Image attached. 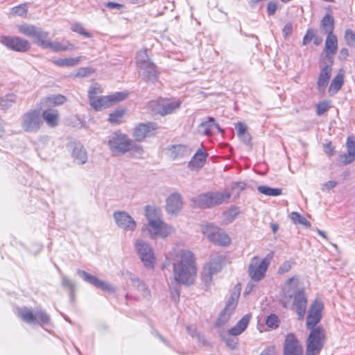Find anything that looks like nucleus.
<instances>
[{"label":"nucleus","mask_w":355,"mask_h":355,"mask_svg":"<svg viewBox=\"0 0 355 355\" xmlns=\"http://www.w3.org/2000/svg\"><path fill=\"white\" fill-rule=\"evenodd\" d=\"M168 259L172 263L175 282L187 286L193 283L197 267L192 252L187 249H173L169 252Z\"/></svg>","instance_id":"f257e3e1"},{"label":"nucleus","mask_w":355,"mask_h":355,"mask_svg":"<svg viewBox=\"0 0 355 355\" xmlns=\"http://www.w3.org/2000/svg\"><path fill=\"white\" fill-rule=\"evenodd\" d=\"M18 33L33 38V42L42 49H50L59 52L71 51L74 46L68 41L52 42L48 40L49 33L33 24H23L17 26Z\"/></svg>","instance_id":"f03ea898"},{"label":"nucleus","mask_w":355,"mask_h":355,"mask_svg":"<svg viewBox=\"0 0 355 355\" xmlns=\"http://www.w3.org/2000/svg\"><path fill=\"white\" fill-rule=\"evenodd\" d=\"M299 285V279L296 276H293L287 279L282 287V296L281 302L284 306L287 308L291 304V300L293 295V302L292 306L295 308L298 315V318H304L306 311L307 300L304 291L300 290L296 292V288Z\"/></svg>","instance_id":"7ed1b4c3"},{"label":"nucleus","mask_w":355,"mask_h":355,"mask_svg":"<svg viewBox=\"0 0 355 355\" xmlns=\"http://www.w3.org/2000/svg\"><path fill=\"white\" fill-rule=\"evenodd\" d=\"M146 216L148 223L142 227L141 230L144 235L152 239H157L166 238L173 232V227L162 220L159 209L147 206Z\"/></svg>","instance_id":"20e7f679"},{"label":"nucleus","mask_w":355,"mask_h":355,"mask_svg":"<svg viewBox=\"0 0 355 355\" xmlns=\"http://www.w3.org/2000/svg\"><path fill=\"white\" fill-rule=\"evenodd\" d=\"M272 258V253L269 254L263 259L254 256L250 259L248 273L252 280L257 282L265 277Z\"/></svg>","instance_id":"39448f33"},{"label":"nucleus","mask_w":355,"mask_h":355,"mask_svg":"<svg viewBox=\"0 0 355 355\" xmlns=\"http://www.w3.org/2000/svg\"><path fill=\"white\" fill-rule=\"evenodd\" d=\"M250 320V315H244L236 324L228 330L227 332L221 333L220 336L226 345L232 349L237 347L238 339L231 337L241 335L248 327Z\"/></svg>","instance_id":"423d86ee"},{"label":"nucleus","mask_w":355,"mask_h":355,"mask_svg":"<svg viewBox=\"0 0 355 355\" xmlns=\"http://www.w3.org/2000/svg\"><path fill=\"white\" fill-rule=\"evenodd\" d=\"M42 125L43 120L39 110H30L21 116V127L26 132H37Z\"/></svg>","instance_id":"0eeeda50"},{"label":"nucleus","mask_w":355,"mask_h":355,"mask_svg":"<svg viewBox=\"0 0 355 355\" xmlns=\"http://www.w3.org/2000/svg\"><path fill=\"white\" fill-rule=\"evenodd\" d=\"M325 334L324 330L320 327H317L311 331L306 341V355H318L321 351Z\"/></svg>","instance_id":"6e6552de"},{"label":"nucleus","mask_w":355,"mask_h":355,"mask_svg":"<svg viewBox=\"0 0 355 355\" xmlns=\"http://www.w3.org/2000/svg\"><path fill=\"white\" fill-rule=\"evenodd\" d=\"M107 144L114 155H121L128 152L130 139L124 134L114 132L109 137Z\"/></svg>","instance_id":"1a4fd4ad"},{"label":"nucleus","mask_w":355,"mask_h":355,"mask_svg":"<svg viewBox=\"0 0 355 355\" xmlns=\"http://www.w3.org/2000/svg\"><path fill=\"white\" fill-rule=\"evenodd\" d=\"M135 248L144 265L146 268H153L155 265V257L150 245L143 239H137Z\"/></svg>","instance_id":"9d476101"},{"label":"nucleus","mask_w":355,"mask_h":355,"mask_svg":"<svg viewBox=\"0 0 355 355\" xmlns=\"http://www.w3.org/2000/svg\"><path fill=\"white\" fill-rule=\"evenodd\" d=\"M17 315L24 322L31 324H48L50 320L49 315L45 311L42 310H38L33 313L31 310L26 307L19 309Z\"/></svg>","instance_id":"9b49d317"},{"label":"nucleus","mask_w":355,"mask_h":355,"mask_svg":"<svg viewBox=\"0 0 355 355\" xmlns=\"http://www.w3.org/2000/svg\"><path fill=\"white\" fill-rule=\"evenodd\" d=\"M180 104L181 102L180 101L159 98L150 101L149 106L155 113L164 116L173 113L180 107Z\"/></svg>","instance_id":"f8f14e48"},{"label":"nucleus","mask_w":355,"mask_h":355,"mask_svg":"<svg viewBox=\"0 0 355 355\" xmlns=\"http://www.w3.org/2000/svg\"><path fill=\"white\" fill-rule=\"evenodd\" d=\"M0 42L15 51L26 52L31 49L30 42L19 37L1 36Z\"/></svg>","instance_id":"ddd939ff"},{"label":"nucleus","mask_w":355,"mask_h":355,"mask_svg":"<svg viewBox=\"0 0 355 355\" xmlns=\"http://www.w3.org/2000/svg\"><path fill=\"white\" fill-rule=\"evenodd\" d=\"M323 308V302L318 299H316L311 305L306 317V327L309 329L313 330L316 328L315 327L322 318Z\"/></svg>","instance_id":"4468645a"},{"label":"nucleus","mask_w":355,"mask_h":355,"mask_svg":"<svg viewBox=\"0 0 355 355\" xmlns=\"http://www.w3.org/2000/svg\"><path fill=\"white\" fill-rule=\"evenodd\" d=\"M239 293L234 292L231 294L230 298L227 300L225 307L220 313L216 324L219 327L225 324L229 320L237 305Z\"/></svg>","instance_id":"2eb2a0df"},{"label":"nucleus","mask_w":355,"mask_h":355,"mask_svg":"<svg viewBox=\"0 0 355 355\" xmlns=\"http://www.w3.org/2000/svg\"><path fill=\"white\" fill-rule=\"evenodd\" d=\"M225 258L220 254H213L204 267L203 274L207 276L209 280L211 279L212 275L218 273L223 268Z\"/></svg>","instance_id":"dca6fc26"},{"label":"nucleus","mask_w":355,"mask_h":355,"mask_svg":"<svg viewBox=\"0 0 355 355\" xmlns=\"http://www.w3.org/2000/svg\"><path fill=\"white\" fill-rule=\"evenodd\" d=\"M77 274L80 275L85 282L94 286L96 288H101L103 291L110 293H114L115 291L114 288L108 282L101 280L84 270H78Z\"/></svg>","instance_id":"f3484780"},{"label":"nucleus","mask_w":355,"mask_h":355,"mask_svg":"<svg viewBox=\"0 0 355 355\" xmlns=\"http://www.w3.org/2000/svg\"><path fill=\"white\" fill-rule=\"evenodd\" d=\"M113 216L118 227L123 230L133 231L136 229V222L127 212L115 211Z\"/></svg>","instance_id":"a211bd4d"},{"label":"nucleus","mask_w":355,"mask_h":355,"mask_svg":"<svg viewBox=\"0 0 355 355\" xmlns=\"http://www.w3.org/2000/svg\"><path fill=\"white\" fill-rule=\"evenodd\" d=\"M302 347L294 334H288L284 345V355H302Z\"/></svg>","instance_id":"6ab92c4d"},{"label":"nucleus","mask_w":355,"mask_h":355,"mask_svg":"<svg viewBox=\"0 0 355 355\" xmlns=\"http://www.w3.org/2000/svg\"><path fill=\"white\" fill-rule=\"evenodd\" d=\"M167 153L171 159L178 161L189 157L191 154V150L185 145L178 144L168 147Z\"/></svg>","instance_id":"aec40b11"},{"label":"nucleus","mask_w":355,"mask_h":355,"mask_svg":"<svg viewBox=\"0 0 355 355\" xmlns=\"http://www.w3.org/2000/svg\"><path fill=\"white\" fill-rule=\"evenodd\" d=\"M156 129L157 125L155 123H140L135 128L133 137L137 141H140L151 135L152 132Z\"/></svg>","instance_id":"412c9836"},{"label":"nucleus","mask_w":355,"mask_h":355,"mask_svg":"<svg viewBox=\"0 0 355 355\" xmlns=\"http://www.w3.org/2000/svg\"><path fill=\"white\" fill-rule=\"evenodd\" d=\"M182 206V199L179 193H173L166 200V209L168 214H177Z\"/></svg>","instance_id":"4be33fe9"},{"label":"nucleus","mask_w":355,"mask_h":355,"mask_svg":"<svg viewBox=\"0 0 355 355\" xmlns=\"http://www.w3.org/2000/svg\"><path fill=\"white\" fill-rule=\"evenodd\" d=\"M331 64L322 67L318 80V86L320 92H324L329 83L331 74Z\"/></svg>","instance_id":"5701e85b"},{"label":"nucleus","mask_w":355,"mask_h":355,"mask_svg":"<svg viewBox=\"0 0 355 355\" xmlns=\"http://www.w3.org/2000/svg\"><path fill=\"white\" fill-rule=\"evenodd\" d=\"M42 117L46 123L51 128H55L58 125L60 114L55 109H48L42 112Z\"/></svg>","instance_id":"b1692460"},{"label":"nucleus","mask_w":355,"mask_h":355,"mask_svg":"<svg viewBox=\"0 0 355 355\" xmlns=\"http://www.w3.org/2000/svg\"><path fill=\"white\" fill-rule=\"evenodd\" d=\"M214 128H217L220 132L223 130L219 128L218 123H215L213 117H209L207 121H202L198 128L199 134L204 135H211Z\"/></svg>","instance_id":"393cba45"},{"label":"nucleus","mask_w":355,"mask_h":355,"mask_svg":"<svg viewBox=\"0 0 355 355\" xmlns=\"http://www.w3.org/2000/svg\"><path fill=\"white\" fill-rule=\"evenodd\" d=\"M207 154L200 150L193 156L191 160L189 162L188 167L193 171H197L201 168L206 162Z\"/></svg>","instance_id":"a878e982"},{"label":"nucleus","mask_w":355,"mask_h":355,"mask_svg":"<svg viewBox=\"0 0 355 355\" xmlns=\"http://www.w3.org/2000/svg\"><path fill=\"white\" fill-rule=\"evenodd\" d=\"M128 275L132 285L141 293V295L146 298L150 297V292L144 282L132 273H129Z\"/></svg>","instance_id":"bb28decb"},{"label":"nucleus","mask_w":355,"mask_h":355,"mask_svg":"<svg viewBox=\"0 0 355 355\" xmlns=\"http://www.w3.org/2000/svg\"><path fill=\"white\" fill-rule=\"evenodd\" d=\"M214 207L226 203L231 197L230 192L227 190L209 191Z\"/></svg>","instance_id":"cd10ccee"},{"label":"nucleus","mask_w":355,"mask_h":355,"mask_svg":"<svg viewBox=\"0 0 355 355\" xmlns=\"http://www.w3.org/2000/svg\"><path fill=\"white\" fill-rule=\"evenodd\" d=\"M152 67H147L144 69H138L139 76L146 82L155 83L157 78V71L155 64L152 62Z\"/></svg>","instance_id":"c85d7f7f"},{"label":"nucleus","mask_w":355,"mask_h":355,"mask_svg":"<svg viewBox=\"0 0 355 355\" xmlns=\"http://www.w3.org/2000/svg\"><path fill=\"white\" fill-rule=\"evenodd\" d=\"M201 230L207 239L211 242H213L220 230V228L212 223H207L201 225Z\"/></svg>","instance_id":"c756f323"},{"label":"nucleus","mask_w":355,"mask_h":355,"mask_svg":"<svg viewBox=\"0 0 355 355\" xmlns=\"http://www.w3.org/2000/svg\"><path fill=\"white\" fill-rule=\"evenodd\" d=\"M338 49V40L337 37L334 35H327L325 40V47L324 52L327 55L330 54H335Z\"/></svg>","instance_id":"7c9ffc66"},{"label":"nucleus","mask_w":355,"mask_h":355,"mask_svg":"<svg viewBox=\"0 0 355 355\" xmlns=\"http://www.w3.org/2000/svg\"><path fill=\"white\" fill-rule=\"evenodd\" d=\"M136 64L138 69H144L145 67H152V62L149 60L148 51L144 49L139 51L136 55Z\"/></svg>","instance_id":"2f4dec72"},{"label":"nucleus","mask_w":355,"mask_h":355,"mask_svg":"<svg viewBox=\"0 0 355 355\" xmlns=\"http://www.w3.org/2000/svg\"><path fill=\"white\" fill-rule=\"evenodd\" d=\"M320 28L322 31L327 35L333 34L334 30V17L327 14L321 20Z\"/></svg>","instance_id":"473e14b6"},{"label":"nucleus","mask_w":355,"mask_h":355,"mask_svg":"<svg viewBox=\"0 0 355 355\" xmlns=\"http://www.w3.org/2000/svg\"><path fill=\"white\" fill-rule=\"evenodd\" d=\"M347 153L344 155L343 162L345 164L352 162L355 159V141L349 137L347 140Z\"/></svg>","instance_id":"72a5a7b5"},{"label":"nucleus","mask_w":355,"mask_h":355,"mask_svg":"<svg viewBox=\"0 0 355 355\" xmlns=\"http://www.w3.org/2000/svg\"><path fill=\"white\" fill-rule=\"evenodd\" d=\"M208 192L199 194L191 199L192 206L200 209H208Z\"/></svg>","instance_id":"f704fd0d"},{"label":"nucleus","mask_w":355,"mask_h":355,"mask_svg":"<svg viewBox=\"0 0 355 355\" xmlns=\"http://www.w3.org/2000/svg\"><path fill=\"white\" fill-rule=\"evenodd\" d=\"M72 156L78 164H85L87 161V153L83 146L78 145L74 147Z\"/></svg>","instance_id":"c9c22d12"},{"label":"nucleus","mask_w":355,"mask_h":355,"mask_svg":"<svg viewBox=\"0 0 355 355\" xmlns=\"http://www.w3.org/2000/svg\"><path fill=\"white\" fill-rule=\"evenodd\" d=\"M81 58L82 57L65 58L55 60L53 63L58 67H74L80 62Z\"/></svg>","instance_id":"e433bc0d"},{"label":"nucleus","mask_w":355,"mask_h":355,"mask_svg":"<svg viewBox=\"0 0 355 355\" xmlns=\"http://www.w3.org/2000/svg\"><path fill=\"white\" fill-rule=\"evenodd\" d=\"M212 243L221 246H227L231 243V239L227 234L220 229Z\"/></svg>","instance_id":"4c0bfd02"},{"label":"nucleus","mask_w":355,"mask_h":355,"mask_svg":"<svg viewBox=\"0 0 355 355\" xmlns=\"http://www.w3.org/2000/svg\"><path fill=\"white\" fill-rule=\"evenodd\" d=\"M105 98H106L105 96H101V97H96V98H91L90 105L92 107H94L96 110H100L103 108L107 107L110 106V103H109V101H106Z\"/></svg>","instance_id":"58836bf2"},{"label":"nucleus","mask_w":355,"mask_h":355,"mask_svg":"<svg viewBox=\"0 0 355 355\" xmlns=\"http://www.w3.org/2000/svg\"><path fill=\"white\" fill-rule=\"evenodd\" d=\"M17 96L14 94H8L0 98V107L6 110L16 102Z\"/></svg>","instance_id":"ea45409f"},{"label":"nucleus","mask_w":355,"mask_h":355,"mask_svg":"<svg viewBox=\"0 0 355 355\" xmlns=\"http://www.w3.org/2000/svg\"><path fill=\"white\" fill-rule=\"evenodd\" d=\"M257 190L259 193L269 196H277L282 194V189L279 188H271L268 186H259Z\"/></svg>","instance_id":"a19ab883"},{"label":"nucleus","mask_w":355,"mask_h":355,"mask_svg":"<svg viewBox=\"0 0 355 355\" xmlns=\"http://www.w3.org/2000/svg\"><path fill=\"white\" fill-rule=\"evenodd\" d=\"M343 84V76L341 74H338L331 83L329 89V92L332 93V94L337 93L341 88Z\"/></svg>","instance_id":"79ce46f5"},{"label":"nucleus","mask_w":355,"mask_h":355,"mask_svg":"<svg viewBox=\"0 0 355 355\" xmlns=\"http://www.w3.org/2000/svg\"><path fill=\"white\" fill-rule=\"evenodd\" d=\"M290 218L295 224H300L306 227H311V223L298 212L293 211L289 215Z\"/></svg>","instance_id":"37998d69"},{"label":"nucleus","mask_w":355,"mask_h":355,"mask_svg":"<svg viewBox=\"0 0 355 355\" xmlns=\"http://www.w3.org/2000/svg\"><path fill=\"white\" fill-rule=\"evenodd\" d=\"M64 96L58 94L46 98L44 101L48 105H60L66 101Z\"/></svg>","instance_id":"c03bdc74"},{"label":"nucleus","mask_w":355,"mask_h":355,"mask_svg":"<svg viewBox=\"0 0 355 355\" xmlns=\"http://www.w3.org/2000/svg\"><path fill=\"white\" fill-rule=\"evenodd\" d=\"M128 96V93L126 92H116L113 94L106 96V98H105L106 101H109V103H110V106L117 103L124 99H125Z\"/></svg>","instance_id":"a18cd8bd"},{"label":"nucleus","mask_w":355,"mask_h":355,"mask_svg":"<svg viewBox=\"0 0 355 355\" xmlns=\"http://www.w3.org/2000/svg\"><path fill=\"white\" fill-rule=\"evenodd\" d=\"M61 285L63 288H64L69 291L70 298H71V300H72L73 297V293L76 289V286H75L74 282H72L71 280H70L69 279H68L67 277L62 276Z\"/></svg>","instance_id":"49530a36"},{"label":"nucleus","mask_w":355,"mask_h":355,"mask_svg":"<svg viewBox=\"0 0 355 355\" xmlns=\"http://www.w3.org/2000/svg\"><path fill=\"white\" fill-rule=\"evenodd\" d=\"M124 114V110H117L110 114L109 121L112 123L119 124L122 121Z\"/></svg>","instance_id":"de8ad7c7"},{"label":"nucleus","mask_w":355,"mask_h":355,"mask_svg":"<svg viewBox=\"0 0 355 355\" xmlns=\"http://www.w3.org/2000/svg\"><path fill=\"white\" fill-rule=\"evenodd\" d=\"M239 214V209L236 207H232L223 213V216L227 223H230L236 218Z\"/></svg>","instance_id":"09e8293b"},{"label":"nucleus","mask_w":355,"mask_h":355,"mask_svg":"<svg viewBox=\"0 0 355 355\" xmlns=\"http://www.w3.org/2000/svg\"><path fill=\"white\" fill-rule=\"evenodd\" d=\"M130 149L128 151L131 152L133 157L139 158L143 155L144 150L141 145L133 144L130 140Z\"/></svg>","instance_id":"8fccbe9b"},{"label":"nucleus","mask_w":355,"mask_h":355,"mask_svg":"<svg viewBox=\"0 0 355 355\" xmlns=\"http://www.w3.org/2000/svg\"><path fill=\"white\" fill-rule=\"evenodd\" d=\"M28 11V6L26 3H22L17 6H15L12 8L11 13L17 15V16H24L27 13Z\"/></svg>","instance_id":"3c124183"},{"label":"nucleus","mask_w":355,"mask_h":355,"mask_svg":"<svg viewBox=\"0 0 355 355\" xmlns=\"http://www.w3.org/2000/svg\"><path fill=\"white\" fill-rule=\"evenodd\" d=\"M71 30L76 32L80 35H84L86 37H91V34L85 31L84 27L78 23L73 24L71 26Z\"/></svg>","instance_id":"603ef678"},{"label":"nucleus","mask_w":355,"mask_h":355,"mask_svg":"<svg viewBox=\"0 0 355 355\" xmlns=\"http://www.w3.org/2000/svg\"><path fill=\"white\" fill-rule=\"evenodd\" d=\"M279 319L276 315L271 314L268 316L266 324L268 327L275 329L279 326Z\"/></svg>","instance_id":"864d4df0"},{"label":"nucleus","mask_w":355,"mask_h":355,"mask_svg":"<svg viewBox=\"0 0 355 355\" xmlns=\"http://www.w3.org/2000/svg\"><path fill=\"white\" fill-rule=\"evenodd\" d=\"M345 39L349 46H355V34L352 30H346L345 33Z\"/></svg>","instance_id":"5fc2aeb1"},{"label":"nucleus","mask_w":355,"mask_h":355,"mask_svg":"<svg viewBox=\"0 0 355 355\" xmlns=\"http://www.w3.org/2000/svg\"><path fill=\"white\" fill-rule=\"evenodd\" d=\"M94 73V69L90 67L79 68L76 72V77H87Z\"/></svg>","instance_id":"6e6d98bb"},{"label":"nucleus","mask_w":355,"mask_h":355,"mask_svg":"<svg viewBox=\"0 0 355 355\" xmlns=\"http://www.w3.org/2000/svg\"><path fill=\"white\" fill-rule=\"evenodd\" d=\"M292 266H293V263H291V261H284L279 267V268L277 270V273L282 275V274H284V273L288 272L291 269Z\"/></svg>","instance_id":"4d7b16f0"},{"label":"nucleus","mask_w":355,"mask_h":355,"mask_svg":"<svg viewBox=\"0 0 355 355\" xmlns=\"http://www.w3.org/2000/svg\"><path fill=\"white\" fill-rule=\"evenodd\" d=\"M315 37V31L312 28H309L307 30V32L306 35H304L303 38L302 44L306 45L308 43H309L312 39Z\"/></svg>","instance_id":"13d9d810"},{"label":"nucleus","mask_w":355,"mask_h":355,"mask_svg":"<svg viewBox=\"0 0 355 355\" xmlns=\"http://www.w3.org/2000/svg\"><path fill=\"white\" fill-rule=\"evenodd\" d=\"M329 107V105L327 102H325V101L320 102L317 106V110H316L317 114L318 115L323 114L324 112H326L328 110Z\"/></svg>","instance_id":"bf43d9fd"},{"label":"nucleus","mask_w":355,"mask_h":355,"mask_svg":"<svg viewBox=\"0 0 355 355\" xmlns=\"http://www.w3.org/2000/svg\"><path fill=\"white\" fill-rule=\"evenodd\" d=\"M278 8V3L275 1H270L268 3L267 12L269 15H273Z\"/></svg>","instance_id":"052dcab7"},{"label":"nucleus","mask_w":355,"mask_h":355,"mask_svg":"<svg viewBox=\"0 0 355 355\" xmlns=\"http://www.w3.org/2000/svg\"><path fill=\"white\" fill-rule=\"evenodd\" d=\"M337 185V182L334 180H331L327 182L324 183L321 186V189L323 191H329L331 189L334 188Z\"/></svg>","instance_id":"680f3d73"},{"label":"nucleus","mask_w":355,"mask_h":355,"mask_svg":"<svg viewBox=\"0 0 355 355\" xmlns=\"http://www.w3.org/2000/svg\"><path fill=\"white\" fill-rule=\"evenodd\" d=\"M236 129L238 132V136L240 137L241 135H243L244 133L247 132V127L246 125L241 123L239 122L236 125Z\"/></svg>","instance_id":"e2e57ef3"},{"label":"nucleus","mask_w":355,"mask_h":355,"mask_svg":"<svg viewBox=\"0 0 355 355\" xmlns=\"http://www.w3.org/2000/svg\"><path fill=\"white\" fill-rule=\"evenodd\" d=\"M293 31V25L291 23H287L283 28V34L285 37H288L291 35Z\"/></svg>","instance_id":"0e129e2a"},{"label":"nucleus","mask_w":355,"mask_h":355,"mask_svg":"<svg viewBox=\"0 0 355 355\" xmlns=\"http://www.w3.org/2000/svg\"><path fill=\"white\" fill-rule=\"evenodd\" d=\"M260 355H275V348L273 346L267 347L265 348Z\"/></svg>","instance_id":"69168bd1"},{"label":"nucleus","mask_w":355,"mask_h":355,"mask_svg":"<svg viewBox=\"0 0 355 355\" xmlns=\"http://www.w3.org/2000/svg\"><path fill=\"white\" fill-rule=\"evenodd\" d=\"M245 184L244 182H233L232 184V186H231V188L232 190H238V191H242L245 189Z\"/></svg>","instance_id":"338daca9"},{"label":"nucleus","mask_w":355,"mask_h":355,"mask_svg":"<svg viewBox=\"0 0 355 355\" xmlns=\"http://www.w3.org/2000/svg\"><path fill=\"white\" fill-rule=\"evenodd\" d=\"M240 139L245 144V145H250L251 142V137L249 133L245 132L243 135L239 137Z\"/></svg>","instance_id":"774afa93"}]
</instances>
